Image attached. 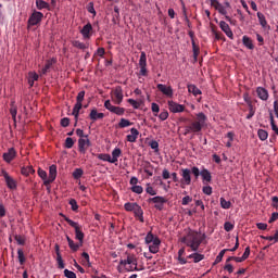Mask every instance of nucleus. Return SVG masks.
I'll return each mask as SVG.
<instances>
[{"label": "nucleus", "mask_w": 278, "mask_h": 278, "mask_svg": "<svg viewBox=\"0 0 278 278\" xmlns=\"http://www.w3.org/2000/svg\"><path fill=\"white\" fill-rule=\"evenodd\" d=\"M204 239H205V235H202L201 237V235H199L198 231H193L192 229H189L187 235L182 237L181 242L184 244H187L188 248L191 249V251H198Z\"/></svg>", "instance_id": "1"}, {"label": "nucleus", "mask_w": 278, "mask_h": 278, "mask_svg": "<svg viewBox=\"0 0 278 278\" xmlns=\"http://www.w3.org/2000/svg\"><path fill=\"white\" fill-rule=\"evenodd\" d=\"M207 116L205 113L195 114V119L191 122L190 125H187L185 129V136L189 135V132H201L203 127L206 126Z\"/></svg>", "instance_id": "2"}, {"label": "nucleus", "mask_w": 278, "mask_h": 278, "mask_svg": "<svg viewBox=\"0 0 278 278\" xmlns=\"http://www.w3.org/2000/svg\"><path fill=\"white\" fill-rule=\"evenodd\" d=\"M65 222L75 229V238L76 240H79V248L84 244V239H85V232L83 231V226H79L77 222L72 220L68 218L66 215H62Z\"/></svg>", "instance_id": "3"}, {"label": "nucleus", "mask_w": 278, "mask_h": 278, "mask_svg": "<svg viewBox=\"0 0 278 278\" xmlns=\"http://www.w3.org/2000/svg\"><path fill=\"white\" fill-rule=\"evenodd\" d=\"M121 155H123L122 149L115 148L112 151V156H111V154L100 153V154H98V159L103 160L104 162H110L111 164H116V162H118V159Z\"/></svg>", "instance_id": "4"}, {"label": "nucleus", "mask_w": 278, "mask_h": 278, "mask_svg": "<svg viewBox=\"0 0 278 278\" xmlns=\"http://www.w3.org/2000/svg\"><path fill=\"white\" fill-rule=\"evenodd\" d=\"M122 266H126L129 264L130 266L127 267V271H138V258L136 255H127L126 260H122L119 262Z\"/></svg>", "instance_id": "5"}, {"label": "nucleus", "mask_w": 278, "mask_h": 278, "mask_svg": "<svg viewBox=\"0 0 278 278\" xmlns=\"http://www.w3.org/2000/svg\"><path fill=\"white\" fill-rule=\"evenodd\" d=\"M148 202L151 204V202L154 204L155 210L159 212H163L164 204L167 203V199L165 197H153L148 200Z\"/></svg>", "instance_id": "6"}, {"label": "nucleus", "mask_w": 278, "mask_h": 278, "mask_svg": "<svg viewBox=\"0 0 278 278\" xmlns=\"http://www.w3.org/2000/svg\"><path fill=\"white\" fill-rule=\"evenodd\" d=\"M45 18V14L40 11H34L33 14L28 17V27L33 25H38Z\"/></svg>", "instance_id": "7"}, {"label": "nucleus", "mask_w": 278, "mask_h": 278, "mask_svg": "<svg viewBox=\"0 0 278 278\" xmlns=\"http://www.w3.org/2000/svg\"><path fill=\"white\" fill-rule=\"evenodd\" d=\"M104 108L111 113L117 114L118 116H122L123 114H125V111H126V109L124 108L113 105L111 100H105Z\"/></svg>", "instance_id": "8"}, {"label": "nucleus", "mask_w": 278, "mask_h": 278, "mask_svg": "<svg viewBox=\"0 0 278 278\" xmlns=\"http://www.w3.org/2000/svg\"><path fill=\"white\" fill-rule=\"evenodd\" d=\"M91 141L89 140V136L84 134L83 138H79L78 140V149L79 153H83L85 155L88 148H90Z\"/></svg>", "instance_id": "9"}, {"label": "nucleus", "mask_w": 278, "mask_h": 278, "mask_svg": "<svg viewBox=\"0 0 278 278\" xmlns=\"http://www.w3.org/2000/svg\"><path fill=\"white\" fill-rule=\"evenodd\" d=\"M168 110L170 113H184L187 111L186 105L181 103L174 102V100H168Z\"/></svg>", "instance_id": "10"}, {"label": "nucleus", "mask_w": 278, "mask_h": 278, "mask_svg": "<svg viewBox=\"0 0 278 278\" xmlns=\"http://www.w3.org/2000/svg\"><path fill=\"white\" fill-rule=\"evenodd\" d=\"M191 173H192L191 169H188V168L181 169V180H180L181 188H185V186L191 185V181H192Z\"/></svg>", "instance_id": "11"}, {"label": "nucleus", "mask_w": 278, "mask_h": 278, "mask_svg": "<svg viewBox=\"0 0 278 278\" xmlns=\"http://www.w3.org/2000/svg\"><path fill=\"white\" fill-rule=\"evenodd\" d=\"M1 175H2V177H4L7 187L9 189H16L17 188L16 180H14V178H12V176L9 175L8 170L2 169Z\"/></svg>", "instance_id": "12"}, {"label": "nucleus", "mask_w": 278, "mask_h": 278, "mask_svg": "<svg viewBox=\"0 0 278 278\" xmlns=\"http://www.w3.org/2000/svg\"><path fill=\"white\" fill-rule=\"evenodd\" d=\"M80 35H83L84 40H90L93 35L92 23H86V25L80 29Z\"/></svg>", "instance_id": "13"}, {"label": "nucleus", "mask_w": 278, "mask_h": 278, "mask_svg": "<svg viewBox=\"0 0 278 278\" xmlns=\"http://www.w3.org/2000/svg\"><path fill=\"white\" fill-rule=\"evenodd\" d=\"M58 175V167L55 164L50 165L49 167V178L43 182L45 186H50L52 182H54Z\"/></svg>", "instance_id": "14"}, {"label": "nucleus", "mask_w": 278, "mask_h": 278, "mask_svg": "<svg viewBox=\"0 0 278 278\" xmlns=\"http://www.w3.org/2000/svg\"><path fill=\"white\" fill-rule=\"evenodd\" d=\"M113 97H114V102L117 105H119L123 102L124 93H123V87H121V85L115 87V89L113 91Z\"/></svg>", "instance_id": "15"}, {"label": "nucleus", "mask_w": 278, "mask_h": 278, "mask_svg": "<svg viewBox=\"0 0 278 278\" xmlns=\"http://www.w3.org/2000/svg\"><path fill=\"white\" fill-rule=\"evenodd\" d=\"M157 89L161 91L165 97L173 98L174 97V89L173 87L164 84H157Z\"/></svg>", "instance_id": "16"}, {"label": "nucleus", "mask_w": 278, "mask_h": 278, "mask_svg": "<svg viewBox=\"0 0 278 278\" xmlns=\"http://www.w3.org/2000/svg\"><path fill=\"white\" fill-rule=\"evenodd\" d=\"M56 63L55 58H51L50 60L46 61V65L39 71V75H47V73H49V71H51L53 64Z\"/></svg>", "instance_id": "17"}, {"label": "nucleus", "mask_w": 278, "mask_h": 278, "mask_svg": "<svg viewBox=\"0 0 278 278\" xmlns=\"http://www.w3.org/2000/svg\"><path fill=\"white\" fill-rule=\"evenodd\" d=\"M105 117L104 113H99L97 108L91 109L89 118L92 122L102 121Z\"/></svg>", "instance_id": "18"}, {"label": "nucleus", "mask_w": 278, "mask_h": 278, "mask_svg": "<svg viewBox=\"0 0 278 278\" xmlns=\"http://www.w3.org/2000/svg\"><path fill=\"white\" fill-rule=\"evenodd\" d=\"M160 245H161V239H159V237H154V235H153L152 243L149 245L150 252L154 253V254L159 253Z\"/></svg>", "instance_id": "19"}, {"label": "nucleus", "mask_w": 278, "mask_h": 278, "mask_svg": "<svg viewBox=\"0 0 278 278\" xmlns=\"http://www.w3.org/2000/svg\"><path fill=\"white\" fill-rule=\"evenodd\" d=\"M16 150L14 148H10L7 153L3 154V160L10 164L12 160L16 159Z\"/></svg>", "instance_id": "20"}, {"label": "nucleus", "mask_w": 278, "mask_h": 278, "mask_svg": "<svg viewBox=\"0 0 278 278\" xmlns=\"http://www.w3.org/2000/svg\"><path fill=\"white\" fill-rule=\"evenodd\" d=\"M201 177H202V182L204 184V186L206 184L212 182V173H211V170L206 169L205 167H203L201 170Z\"/></svg>", "instance_id": "21"}, {"label": "nucleus", "mask_w": 278, "mask_h": 278, "mask_svg": "<svg viewBox=\"0 0 278 278\" xmlns=\"http://www.w3.org/2000/svg\"><path fill=\"white\" fill-rule=\"evenodd\" d=\"M134 215L136 218H138V220H140V223H144V212L141 207V205L137 204V202H135V212Z\"/></svg>", "instance_id": "22"}, {"label": "nucleus", "mask_w": 278, "mask_h": 278, "mask_svg": "<svg viewBox=\"0 0 278 278\" xmlns=\"http://www.w3.org/2000/svg\"><path fill=\"white\" fill-rule=\"evenodd\" d=\"M219 27L225 33V35L228 36V38L233 39V31L231 30L227 22H219Z\"/></svg>", "instance_id": "23"}, {"label": "nucleus", "mask_w": 278, "mask_h": 278, "mask_svg": "<svg viewBox=\"0 0 278 278\" xmlns=\"http://www.w3.org/2000/svg\"><path fill=\"white\" fill-rule=\"evenodd\" d=\"M256 94L261 100H268L269 98V92L267 91V89H265V87H256Z\"/></svg>", "instance_id": "24"}, {"label": "nucleus", "mask_w": 278, "mask_h": 278, "mask_svg": "<svg viewBox=\"0 0 278 278\" xmlns=\"http://www.w3.org/2000/svg\"><path fill=\"white\" fill-rule=\"evenodd\" d=\"M140 135L139 130L136 129V127H131L130 135H127V141L128 142H137V138Z\"/></svg>", "instance_id": "25"}, {"label": "nucleus", "mask_w": 278, "mask_h": 278, "mask_svg": "<svg viewBox=\"0 0 278 278\" xmlns=\"http://www.w3.org/2000/svg\"><path fill=\"white\" fill-rule=\"evenodd\" d=\"M72 46L80 49L81 51H86V49H89V43H84V41H80L79 39H74L72 41Z\"/></svg>", "instance_id": "26"}, {"label": "nucleus", "mask_w": 278, "mask_h": 278, "mask_svg": "<svg viewBox=\"0 0 278 278\" xmlns=\"http://www.w3.org/2000/svg\"><path fill=\"white\" fill-rule=\"evenodd\" d=\"M36 8L39 10V12L42 11V9L52 11V7L49 5V3H47V1H45V0H36Z\"/></svg>", "instance_id": "27"}, {"label": "nucleus", "mask_w": 278, "mask_h": 278, "mask_svg": "<svg viewBox=\"0 0 278 278\" xmlns=\"http://www.w3.org/2000/svg\"><path fill=\"white\" fill-rule=\"evenodd\" d=\"M242 43H243L244 47H247V48L250 49V50L255 49V46H254V43H253V39H251V38H250L249 36H247V35H244V36L242 37Z\"/></svg>", "instance_id": "28"}, {"label": "nucleus", "mask_w": 278, "mask_h": 278, "mask_svg": "<svg viewBox=\"0 0 278 278\" xmlns=\"http://www.w3.org/2000/svg\"><path fill=\"white\" fill-rule=\"evenodd\" d=\"M36 170L34 169L33 165H28L26 167H22L21 174L24 175V177H29V175H34Z\"/></svg>", "instance_id": "29"}, {"label": "nucleus", "mask_w": 278, "mask_h": 278, "mask_svg": "<svg viewBox=\"0 0 278 278\" xmlns=\"http://www.w3.org/2000/svg\"><path fill=\"white\" fill-rule=\"evenodd\" d=\"M187 258H192L193 262L198 263V262L204 261L205 255L198 253V251H194V253H191V255H188Z\"/></svg>", "instance_id": "30"}, {"label": "nucleus", "mask_w": 278, "mask_h": 278, "mask_svg": "<svg viewBox=\"0 0 278 278\" xmlns=\"http://www.w3.org/2000/svg\"><path fill=\"white\" fill-rule=\"evenodd\" d=\"M66 240H67L70 249L72 251H78L79 250V243H75V241L73 239H71V237H68V235H66Z\"/></svg>", "instance_id": "31"}, {"label": "nucleus", "mask_w": 278, "mask_h": 278, "mask_svg": "<svg viewBox=\"0 0 278 278\" xmlns=\"http://www.w3.org/2000/svg\"><path fill=\"white\" fill-rule=\"evenodd\" d=\"M80 111H81V109H80L78 102L76 101V103H75V105H74V109H73V116H74V118H75V121H76V124H75V125H77V123H78V118H79V113H80Z\"/></svg>", "instance_id": "32"}, {"label": "nucleus", "mask_w": 278, "mask_h": 278, "mask_svg": "<svg viewBox=\"0 0 278 278\" xmlns=\"http://www.w3.org/2000/svg\"><path fill=\"white\" fill-rule=\"evenodd\" d=\"M188 91L194 94V97H198V94H202L201 89H199L197 85H188Z\"/></svg>", "instance_id": "33"}, {"label": "nucleus", "mask_w": 278, "mask_h": 278, "mask_svg": "<svg viewBox=\"0 0 278 278\" xmlns=\"http://www.w3.org/2000/svg\"><path fill=\"white\" fill-rule=\"evenodd\" d=\"M256 113V108H254L252 100H250L249 103V113H248V121H251L253 118L254 114Z\"/></svg>", "instance_id": "34"}, {"label": "nucleus", "mask_w": 278, "mask_h": 278, "mask_svg": "<svg viewBox=\"0 0 278 278\" xmlns=\"http://www.w3.org/2000/svg\"><path fill=\"white\" fill-rule=\"evenodd\" d=\"M218 12L225 16L227 22H230V23L232 22L231 17L227 15V9L224 5H222L220 2L218 5Z\"/></svg>", "instance_id": "35"}, {"label": "nucleus", "mask_w": 278, "mask_h": 278, "mask_svg": "<svg viewBox=\"0 0 278 278\" xmlns=\"http://www.w3.org/2000/svg\"><path fill=\"white\" fill-rule=\"evenodd\" d=\"M17 256H18V262L21 264V266H24L25 262H26V256H25V253L24 251L22 250V248H20L17 250Z\"/></svg>", "instance_id": "36"}, {"label": "nucleus", "mask_w": 278, "mask_h": 278, "mask_svg": "<svg viewBox=\"0 0 278 278\" xmlns=\"http://www.w3.org/2000/svg\"><path fill=\"white\" fill-rule=\"evenodd\" d=\"M85 97H86V91H79L76 97V101L79 104L80 110H83V102Z\"/></svg>", "instance_id": "37"}, {"label": "nucleus", "mask_w": 278, "mask_h": 278, "mask_svg": "<svg viewBox=\"0 0 278 278\" xmlns=\"http://www.w3.org/2000/svg\"><path fill=\"white\" fill-rule=\"evenodd\" d=\"M186 253V250L185 248H181L179 251H178V261L180 262V264H187V258L184 257Z\"/></svg>", "instance_id": "38"}, {"label": "nucleus", "mask_w": 278, "mask_h": 278, "mask_svg": "<svg viewBox=\"0 0 278 278\" xmlns=\"http://www.w3.org/2000/svg\"><path fill=\"white\" fill-rule=\"evenodd\" d=\"M257 18L260 24L262 25V27H266V25L268 24L267 20L265 18V14H263V12H257Z\"/></svg>", "instance_id": "39"}, {"label": "nucleus", "mask_w": 278, "mask_h": 278, "mask_svg": "<svg viewBox=\"0 0 278 278\" xmlns=\"http://www.w3.org/2000/svg\"><path fill=\"white\" fill-rule=\"evenodd\" d=\"M257 135H258L260 140H262L264 142L268 138V130L258 129Z\"/></svg>", "instance_id": "40"}, {"label": "nucleus", "mask_w": 278, "mask_h": 278, "mask_svg": "<svg viewBox=\"0 0 278 278\" xmlns=\"http://www.w3.org/2000/svg\"><path fill=\"white\" fill-rule=\"evenodd\" d=\"M219 202L223 210H229L231 207V202L229 200L224 199L223 197L219 199Z\"/></svg>", "instance_id": "41"}, {"label": "nucleus", "mask_w": 278, "mask_h": 278, "mask_svg": "<svg viewBox=\"0 0 278 278\" xmlns=\"http://www.w3.org/2000/svg\"><path fill=\"white\" fill-rule=\"evenodd\" d=\"M124 208L126 210V212L135 213L136 202H126V204H124Z\"/></svg>", "instance_id": "42"}, {"label": "nucleus", "mask_w": 278, "mask_h": 278, "mask_svg": "<svg viewBox=\"0 0 278 278\" xmlns=\"http://www.w3.org/2000/svg\"><path fill=\"white\" fill-rule=\"evenodd\" d=\"M192 52L194 60L198 61V56L200 54V47L197 46L195 41H192Z\"/></svg>", "instance_id": "43"}, {"label": "nucleus", "mask_w": 278, "mask_h": 278, "mask_svg": "<svg viewBox=\"0 0 278 278\" xmlns=\"http://www.w3.org/2000/svg\"><path fill=\"white\" fill-rule=\"evenodd\" d=\"M10 114L12 115L13 121H16L17 108L14 102L11 103Z\"/></svg>", "instance_id": "44"}, {"label": "nucleus", "mask_w": 278, "mask_h": 278, "mask_svg": "<svg viewBox=\"0 0 278 278\" xmlns=\"http://www.w3.org/2000/svg\"><path fill=\"white\" fill-rule=\"evenodd\" d=\"M226 251H229V250H222V251H219L218 255L215 258V262H213L214 266L223 261V257H224Z\"/></svg>", "instance_id": "45"}, {"label": "nucleus", "mask_w": 278, "mask_h": 278, "mask_svg": "<svg viewBox=\"0 0 278 278\" xmlns=\"http://www.w3.org/2000/svg\"><path fill=\"white\" fill-rule=\"evenodd\" d=\"M202 192L204 194H207V195H211L213 193V187L212 186H208V184H205L203 187H202Z\"/></svg>", "instance_id": "46"}, {"label": "nucleus", "mask_w": 278, "mask_h": 278, "mask_svg": "<svg viewBox=\"0 0 278 278\" xmlns=\"http://www.w3.org/2000/svg\"><path fill=\"white\" fill-rule=\"evenodd\" d=\"M70 205H71V210L73 212H78L79 205L77 204V200L76 199H71L70 200Z\"/></svg>", "instance_id": "47"}, {"label": "nucleus", "mask_w": 278, "mask_h": 278, "mask_svg": "<svg viewBox=\"0 0 278 278\" xmlns=\"http://www.w3.org/2000/svg\"><path fill=\"white\" fill-rule=\"evenodd\" d=\"M121 18V11H119V7L115 5L114 7V14H113V22L114 24H116V20Z\"/></svg>", "instance_id": "48"}, {"label": "nucleus", "mask_w": 278, "mask_h": 278, "mask_svg": "<svg viewBox=\"0 0 278 278\" xmlns=\"http://www.w3.org/2000/svg\"><path fill=\"white\" fill-rule=\"evenodd\" d=\"M139 65H140V67L147 66V52H141Z\"/></svg>", "instance_id": "49"}, {"label": "nucleus", "mask_w": 278, "mask_h": 278, "mask_svg": "<svg viewBox=\"0 0 278 278\" xmlns=\"http://www.w3.org/2000/svg\"><path fill=\"white\" fill-rule=\"evenodd\" d=\"M191 174L193 175L195 180H198V178L201 176V170L199 169V167H197V165H194L193 167H191Z\"/></svg>", "instance_id": "50"}, {"label": "nucleus", "mask_w": 278, "mask_h": 278, "mask_svg": "<svg viewBox=\"0 0 278 278\" xmlns=\"http://www.w3.org/2000/svg\"><path fill=\"white\" fill-rule=\"evenodd\" d=\"M128 103H130V105L135 109V110H139L141 103L137 102V100H134V98H128L127 100Z\"/></svg>", "instance_id": "51"}, {"label": "nucleus", "mask_w": 278, "mask_h": 278, "mask_svg": "<svg viewBox=\"0 0 278 278\" xmlns=\"http://www.w3.org/2000/svg\"><path fill=\"white\" fill-rule=\"evenodd\" d=\"M14 239L17 242V244H20V245L26 244V239H25V237H22V235H15Z\"/></svg>", "instance_id": "52"}, {"label": "nucleus", "mask_w": 278, "mask_h": 278, "mask_svg": "<svg viewBox=\"0 0 278 278\" xmlns=\"http://www.w3.org/2000/svg\"><path fill=\"white\" fill-rule=\"evenodd\" d=\"M84 175V170L81 168H77L73 172V177L78 180Z\"/></svg>", "instance_id": "53"}, {"label": "nucleus", "mask_w": 278, "mask_h": 278, "mask_svg": "<svg viewBox=\"0 0 278 278\" xmlns=\"http://www.w3.org/2000/svg\"><path fill=\"white\" fill-rule=\"evenodd\" d=\"M150 148L154 149V152L157 153L160 151V143L156 140L150 141Z\"/></svg>", "instance_id": "54"}, {"label": "nucleus", "mask_w": 278, "mask_h": 278, "mask_svg": "<svg viewBox=\"0 0 278 278\" xmlns=\"http://www.w3.org/2000/svg\"><path fill=\"white\" fill-rule=\"evenodd\" d=\"M73 146H75V140H73L72 137H67L65 140V148L66 149H72Z\"/></svg>", "instance_id": "55"}, {"label": "nucleus", "mask_w": 278, "mask_h": 278, "mask_svg": "<svg viewBox=\"0 0 278 278\" xmlns=\"http://www.w3.org/2000/svg\"><path fill=\"white\" fill-rule=\"evenodd\" d=\"M151 110H152V113H154V116H157V114L160 113V105H159V103L152 102Z\"/></svg>", "instance_id": "56"}, {"label": "nucleus", "mask_w": 278, "mask_h": 278, "mask_svg": "<svg viewBox=\"0 0 278 278\" xmlns=\"http://www.w3.org/2000/svg\"><path fill=\"white\" fill-rule=\"evenodd\" d=\"M56 262H58V266H59L60 269L65 268V262L63 261V257H62L61 253L56 257Z\"/></svg>", "instance_id": "57"}, {"label": "nucleus", "mask_w": 278, "mask_h": 278, "mask_svg": "<svg viewBox=\"0 0 278 278\" xmlns=\"http://www.w3.org/2000/svg\"><path fill=\"white\" fill-rule=\"evenodd\" d=\"M37 173H38L39 177L42 178L43 182H46V180H48V178H47V177H48L47 170L41 169V168L39 167V169L37 170Z\"/></svg>", "instance_id": "58"}, {"label": "nucleus", "mask_w": 278, "mask_h": 278, "mask_svg": "<svg viewBox=\"0 0 278 278\" xmlns=\"http://www.w3.org/2000/svg\"><path fill=\"white\" fill-rule=\"evenodd\" d=\"M146 244H152L153 240H154V235L152 231L148 232V235H146Z\"/></svg>", "instance_id": "59"}, {"label": "nucleus", "mask_w": 278, "mask_h": 278, "mask_svg": "<svg viewBox=\"0 0 278 278\" xmlns=\"http://www.w3.org/2000/svg\"><path fill=\"white\" fill-rule=\"evenodd\" d=\"M131 122H129V119L126 118H121L119 121V127L124 128V127H129L131 126Z\"/></svg>", "instance_id": "60"}, {"label": "nucleus", "mask_w": 278, "mask_h": 278, "mask_svg": "<svg viewBox=\"0 0 278 278\" xmlns=\"http://www.w3.org/2000/svg\"><path fill=\"white\" fill-rule=\"evenodd\" d=\"M131 191L134 193H137V194H142L143 193V187L142 186H137V184H136V186L131 187Z\"/></svg>", "instance_id": "61"}, {"label": "nucleus", "mask_w": 278, "mask_h": 278, "mask_svg": "<svg viewBox=\"0 0 278 278\" xmlns=\"http://www.w3.org/2000/svg\"><path fill=\"white\" fill-rule=\"evenodd\" d=\"M146 192L149 193V194H151L152 198H154L155 194H157L156 190H155L154 187H152V186L146 187Z\"/></svg>", "instance_id": "62"}, {"label": "nucleus", "mask_w": 278, "mask_h": 278, "mask_svg": "<svg viewBox=\"0 0 278 278\" xmlns=\"http://www.w3.org/2000/svg\"><path fill=\"white\" fill-rule=\"evenodd\" d=\"M87 11L90 12L93 16H97V11L92 1H90L89 5L87 7Z\"/></svg>", "instance_id": "63"}, {"label": "nucleus", "mask_w": 278, "mask_h": 278, "mask_svg": "<svg viewBox=\"0 0 278 278\" xmlns=\"http://www.w3.org/2000/svg\"><path fill=\"white\" fill-rule=\"evenodd\" d=\"M64 275L66 278H77L76 273L71 271L70 269H64Z\"/></svg>", "instance_id": "64"}]
</instances>
